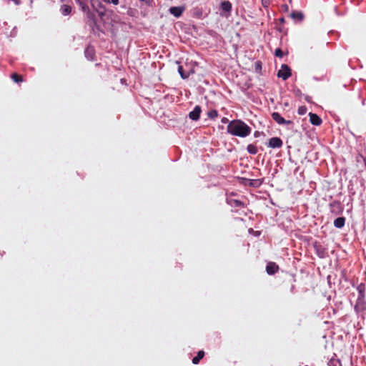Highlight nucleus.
<instances>
[{"label":"nucleus","mask_w":366,"mask_h":366,"mask_svg":"<svg viewBox=\"0 0 366 366\" xmlns=\"http://www.w3.org/2000/svg\"><path fill=\"white\" fill-rule=\"evenodd\" d=\"M272 119L276 122L278 124H287L290 125L293 124V122L291 120L285 119L278 112H273L272 114Z\"/></svg>","instance_id":"20e7f679"},{"label":"nucleus","mask_w":366,"mask_h":366,"mask_svg":"<svg viewBox=\"0 0 366 366\" xmlns=\"http://www.w3.org/2000/svg\"><path fill=\"white\" fill-rule=\"evenodd\" d=\"M251 182H250V185L251 186H259L261 184V182H259V179H252L250 180Z\"/></svg>","instance_id":"393cba45"},{"label":"nucleus","mask_w":366,"mask_h":366,"mask_svg":"<svg viewBox=\"0 0 366 366\" xmlns=\"http://www.w3.org/2000/svg\"><path fill=\"white\" fill-rule=\"evenodd\" d=\"M277 76L283 80H287L292 76L291 69L288 65L282 64L281 69L278 71Z\"/></svg>","instance_id":"7ed1b4c3"},{"label":"nucleus","mask_w":366,"mask_h":366,"mask_svg":"<svg viewBox=\"0 0 366 366\" xmlns=\"http://www.w3.org/2000/svg\"><path fill=\"white\" fill-rule=\"evenodd\" d=\"M274 54L276 56L280 57V58H282L284 55L283 51H282V49L280 48H277L275 50Z\"/></svg>","instance_id":"b1692460"},{"label":"nucleus","mask_w":366,"mask_h":366,"mask_svg":"<svg viewBox=\"0 0 366 366\" xmlns=\"http://www.w3.org/2000/svg\"><path fill=\"white\" fill-rule=\"evenodd\" d=\"M357 290L358 291L359 295L357 297L355 308H357L359 307H363V305L365 303L364 297L365 292V285L364 284H360L357 287Z\"/></svg>","instance_id":"f03ea898"},{"label":"nucleus","mask_w":366,"mask_h":366,"mask_svg":"<svg viewBox=\"0 0 366 366\" xmlns=\"http://www.w3.org/2000/svg\"><path fill=\"white\" fill-rule=\"evenodd\" d=\"M184 10V7L181 6H172L169 9V12L175 17H179Z\"/></svg>","instance_id":"f8f14e48"},{"label":"nucleus","mask_w":366,"mask_h":366,"mask_svg":"<svg viewBox=\"0 0 366 366\" xmlns=\"http://www.w3.org/2000/svg\"><path fill=\"white\" fill-rule=\"evenodd\" d=\"M106 3H112L114 5H118L119 1V0H103Z\"/></svg>","instance_id":"a878e982"},{"label":"nucleus","mask_w":366,"mask_h":366,"mask_svg":"<svg viewBox=\"0 0 366 366\" xmlns=\"http://www.w3.org/2000/svg\"><path fill=\"white\" fill-rule=\"evenodd\" d=\"M201 112H202L201 107L199 105H197L194 108V109L189 113V117L192 120L197 121L199 119Z\"/></svg>","instance_id":"6e6552de"},{"label":"nucleus","mask_w":366,"mask_h":366,"mask_svg":"<svg viewBox=\"0 0 366 366\" xmlns=\"http://www.w3.org/2000/svg\"><path fill=\"white\" fill-rule=\"evenodd\" d=\"M254 135H255V136H258L257 132H255Z\"/></svg>","instance_id":"72a5a7b5"},{"label":"nucleus","mask_w":366,"mask_h":366,"mask_svg":"<svg viewBox=\"0 0 366 366\" xmlns=\"http://www.w3.org/2000/svg\"><path fill=\"white\" fill-rule=\"evenodd\" d=\"M254 135H255V136H258L257 132H255Z\"/></svg>","instance_id":"473e14b6"},{"label":"nucleus","mask_w":366,"mask_h":366,"mask_svg":"<svg viewBox=\"0 0 366 366\" xmlns=\"http://www.w3.org/2000/svg\"><path fill=\"white\" fill-rule=\"evenodd\" d=\"M307 109L305 106H301L298 108L297 112L300 115H304L306 114Z\"/></svg>","instance_id":"5701e85b"},{"label":"nucleus","mask_w":366,"mask_h":366,"mask_svg":"<svg viewBox=\"0 0 366 366\" xmlns=\"http://www.w3.org/2000/svg\"><path fill=\"white\" fill-rule=\"evenodd\" d=\"M77 2L82 11H84V13L89 10L88 5L84 1L79 0Z\"/></svg>","instance_id":"aec40b11"},{"label":"nucleus","mask_w":366,"mask_h":366,"mask_svg":"<svg viewBox=\"0 0 366 366\" xmlns=\"http://www.w3.org/2000/svg\"><path fill=\"white\" fill-rule=\"evenodd\" d=\"M247 150L251 154H256L258 152L257 147L252 144L247 145Z\"/></svg>","instance_id":"6ab92c4d"},{"label":"nucleus","mask_w":366,"mask_h":366,"mask_svg":"<svg viewBox=\"0 0 366 366\" xmlns=\"http://www.w3.org/2000/svg\"><path fill=\"white\" fill-rule=\"evenodd\" d=\"M290 17L295 22H301L304 19V14L302 11H293L290 13Z\"/></svg>","instance_id":"9b49d317"},{"label":"nucleus","mask_w":366,"mask_h":366,"mask_svg":"<svg viewBox=\"0 0 366 366\" xmlns=\"http://www.w3.org/2000/svg\"><path fill=\"white\" fill-rule=\"evenodd\" d=\"M279 266L274 262H269L266 266V272L268 274L272 275L277 272Z\"/></svg>","instance_id":"0eeeda50"},{"label":"nucleus","mask_w":366,"mask_h":366,"mask_svg":"<svg viewBox=\"0 0 366 366\" xmlns=\"http://www.w3.org/2000/svg\"><path fill=\"white\" fill-rule=\"evenodd\" d=\"M261 68H262V64H261V62H260V61H257V62L255 63V69H256V70H257V69H261Z\"/></svg>","instance_id":"cd10ccee"},{"label":"nucleus","mask_w":366,"mask_h":366,"mask_svg":"<svg viewBox=\"0 0 366 366\" xmlns=\"http://www.w3.org/2000/svg\"><path fill=\"white\" fill-rule=\"evenodd\" d=\"M11 78L12 80L16 83H20L23 81V76L21 75H19L16 73H13L11 75Z\"/></svg>","instance_id":"a211bd4d"},{"label":"nucleus","mask_w":366,"mask_h":366,"mask_svg":"<svg viewBox=\"0 0 366 366\" xmlns=\"http://www.w3.org/2000/svg\"><path fill=\"white\" fill-rule=\"evenodd\" d=\"M280 21L283 23V22H285V19L283 17H282L280 19Z\"/></svg>","instance_id":"2f4dec72"},{"label":"nucleus","mask_w":366,"mask_h":366,"mask_svg":"<svg viewBox=\"0 0 366 366\" xmlns=\"http://www.w3.org/2000/svg\"><path fill=\"white\" fill-rule=\"evenodd\" d=\"M227 121H228V119H227L226 117H224V118L222 119V122H224V123H226Z\"/></svg>","instance_id":"7c9ffc66"},{"label":"nucleus","mask_w":366,"mask_h":366,"mask_svg":"<svg viewBox=\"0 0 366 366\" xmlns=\"http://www.w3.org/2000/svg\"><path fill=\"white\" fill-rule=\"evenodd\" d=\"M310 122L312 124L315 126H320L322 123V119L316 114L309 113Z\"/></svg>","instance_id":"9d476101"},{"label":"nucleus","mask_w":366,"mask_h":366,"mask_svg":"<svg viewBox=\"0 0 366 366\" xmlns=\"http://www.w3.org/2000/svg\"><path fill=\"white\" fill-rule=\"evenodd\" d=\"M228 204H230L232 207H243L244 203L238 199H229L227 201Z\"/></svg>","instance_id":"4468645a"},{"label":"nucleus","mask_w":366,"mask_h":366,"mask_svg":"<svg viewBox=\"0 0 366 366\" xmlns=\"http://www.w3.org/2000/svg\"><path fill=\"white\" fill-rule=\"evenodd\" d=\"M85 15L87 24L93 29L97 24L95 14L89 9L85 12Z\"/></svg>","instance_id":"39448f33"},{"label":"nucleus","mask_w":366,"mask_h":366,"mask_svg":"<svg viewBox=\"0 0 366 366\" xmlns=\"http://www.w3.org/2000/svg\"><path fill=\"white\" fill-rule=\"evenodd\" d=\"M345 223V218L343 217H337L334 221V226L337 228H342Z\"/></svg>","instance_id":"ddd939ff"},{"label":"nucleus","mask_w":366,"mask_h":366,"mask_svg":"<svg viewBox=\"0 0 366 366\" xmlns=\"http://www.w3.org/2000/svg\"><path fill=\"white\" fill-rule=\"evenodd\" d=\"M72 8L69 5L64 4L61 6V12L63 15L66 16L71 14Z\"/></svg>","instance_id":"2eb2a0df"},{"label":"nucleus","mask_w":366,"mask_h":366,"mask_svg":"<svg viewBox=\"0 0 366 366\" xmlns=\"http://www.w3.org/2000/svg\"><path fill=\"white\" fill-rule=\"evenodd\" d=\"M178 71L182 79H187L189 77V74H185L182 66L179 65L178 66Z\"/></svg>","instance_id":"412c9836"},{"label":"nucleus","mask_w":366,"mask_h":366,"mask_svg":"<svg viewBox=\"0 0 366 366\" xmlns=\"http://www.w3.org/2000/svg\"><path fill=\"white\" fill-rule=\"evenodd\" d=\"M221 8L224 11L230 12L232 10V4L229 1H224L221 4Z\"/></svg>","instance_id":"dca6fc26"},{"label":"nucleus","mask_w":366,"mask_h":366,"mask_svg":"<svg viewBox=\"0 0 366 366\" xmlns=\"http://www.w3.org/2000/svg\"><path fill=\"white\" fill-rule=\"evenodd\" d=\"M360 157L362 159L365 166L366 167V157H364L363 155L360 154Z\"/></svg>","instance_id":"c756f323"},{"label":"nucleus","mask_w":366,"mask_h":366,"mask_svg":"<svg viewBox=\"0 0 366 366\" xmlns=\"http://www.w3.org/2000/svg\"><path fill=\"white\" fill-rule=\"evenodd\" d=\"M204 356V352L203 350H199L197 353V355L192 359V363L194 365H197L199 362L200 360L202 359Z\"/></svg>","instance_id":"f3484780"},{"label":"nucleus","mask_w":366,"mask_h":366,"mask_svg":"<svg viewBox=\"0 0 366 366\" xmlns=\"http://www.w3.org/2000/svg\"><path fill=\"white\" fill-rule=\"evenodd\" d=\"M142 2H144L147 5H150L152 0H140Z\"/></svg>","instance_id":"c85d7f7f"},{"label":"nucleus","mask_w":366,"mask_h":366,"mask_svg":"<svg viewBox=\"0 0 366 366\" xmlns=\"http://www.w3.org/2000/svg\"><path fill=\"white\" fill-rule=\"evenodd\" d=\"M269 0H262V4L264 7H267L269 5Z\"/></svg>","instance_id":"bb28decb"},{"label":"nucleus","mask_w":366,"mask_h":366,"mask_svg":"<svg viewBox=\"0 0 366 366\" xmlns=\"http://www.w3.org/2000/svg\"><path fill=\"white\" fill-rule=\"evenodd\" d=\"M207 116L210 119H214L218 116V112L217 110L212 109L207 112Z\"/></svg>","instance_id":"4be33fe9"},{"label":"nucleus","mask_w":366,"mask_h":366,"mask_svg":"<svg viewBox=\"0 0 366 366\" xmlns=\"http://www.w3.org/2000/svg\"><path fill=\"white\" fill-rule=\"evenodd\" d=\"M227 129L232 135L240 137H245L251 133V128L242 120L231 121Z\"/></svg>","instance_id":"f257e3e1"},{"label":"nucleus","mask_w":366,"mask_h":366,"mask_svg":"<svg viewBox=\"0 0 366 366\" xmlns=\"http://www.w3.org/2000/svg\"><path fill=\"white\" fill-rule=\"evenodd\" d=\"M282 144V140L280 137H272L269 139L268 147L270 148H280Z\"/></svg>","instance_id":"423d86ee"},{"label":"nucleus","mask_w":366,"mask_h":366,"mask_svg":"<svg viewBox=\"0 0 366 366\" xmlns=\"http://www.w3.org/2000/svg\"><path fill=\"white\" fill-rule=\"evenodd\" d=\"M95 49L94 46H88L84 51L86 58L88 60L93 61L95 59Z\"/></svg>","instance_id":"1a4fd4ad"}]
</instances>
